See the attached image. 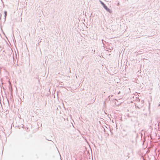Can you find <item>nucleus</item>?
Here are the masks:
<instances>
[{"label": "nucleus", "instance_id": "obj_2", "mask_svg": "<svg viewBox=\"0 0 160 160\" xmlns=\"http://www.w3.org/2000/svg\"><path fill=\"white\" fill-rule=\"evenodd\" d=\"M117 102H115V103L116 105H119L121 103H118V102L117 101V100L116 99L115 100Z\"/></svg>", "mask_w": 160, "mask_h": 160}, {"label": "nucleus", "instance_id": "obj_1", "mask_svg": "<svg viewBox=\"0 0 160 160\" xmlns=\"http://www.w3.org/2000/svg\"><path fill=\"white\" fill-rule=\"evenodd\" d=\"M100 2L106 10L109 12H110V9L108 8L103 2L101 1H100Z\"/></svg>", "mask_w": 160, "mask_h": 160}, {"label": "nucleus", "instance_id": "obj_3", "mask_svg": "<svg viewBox=\"0 0 160 160\" xmlns=\"http://www.w3.org/2000/svg\"><path fill=\"white\" fill-rule=\"evenodd\" d=\"M4 14H5V17L6 18V16L7 15V11H5L4 12Z\"/></svg>", "mask_w": 160, "mask_h": 160}, {"label": "nucleus", "instance_id": "obj_4", "mask_svg": "<svg viewBox=\"0 0 160 160\" xmlns=\"http://www.w3.org/2000/svg\"><path fill=\"white\" fill-rule=\"evenodd\" d=\"M84 58V57H82V59Z\"/></svg>", "mask_w": 160, "mask_h": 160}]
</instances>
